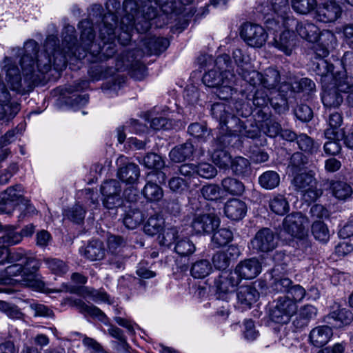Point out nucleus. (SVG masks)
Returning a JSON list of instances; mask_svg holds the SVG:
<instances>
[{"mask_svg": "<svg viewBox=\"0 0 353 353\" xmlns=\"http://www.w3.org/2000/svg\"><path fill=\"white\" fill-rule=\"evenodd\" d=\"M246 203L239 199H232L228 200L224 206V213L225 216L234 221L242 219L247 212Z\"/></svg>", "mask_w": 353, "mask_h": 353, "instance_id": "19", "label": "nucleus"}, {"mask_svg": "<svg viewBox=\"0 0 353 353\" xmlns=\"http://www.w3.org/2000/svg\"><path fill=\"white\" fill-rule=\"evenodd\" d=\"M179 238V229L176 227H164L158 235V242L161 246L170 248Z\"/></svg>", "mask_w": 353, "mask_h": 353, "instance_id": "31", "label": "nucleus"}, {"mask_svg": "<svg viewBox=\"0 0 353 353\" xmlns=\"http://www.w3.org/2000/svg\"><path fill=\"white\" fill-rule=\"evenodd\" d=\"M330 84L340 92H350L349 95L353 92V77L347 76L345 71L336 72Z\"/></svg>", "mask_w": 353, "mask_h": 353, "instance_id": "25", "label": "nucleus"}, {"mask_svg": "<svg viewBox=\"0 0 353 353\" xmlns=\"http://www.w3.org/2000/svg\"><path fill=\"white\" fill-rule=\"evenodd\" d=\"M145 219L144 214L138 209L131 208L125 214L123 223L126 228L133 230L140 225Z\"/></svg>", "mask_w": 353, "mask_h": 353, "instance_id": "35", "label": "nucleus"}, {"mask_svg": "<svg viewBox=\"0 0 353 353\" xmlns=\"http://www.w3.org/2000/svg\"><path fill=\"white\" fill-rule=\"evenodd\" d=\"M333 335L332 330L327 325H320L313 328L309 334L311 344L316 347L325 345Z\"/></svg>", "mask_w": 353, "mask_h": 353, "instance_id": "20", "label": "nucleus"}, {"mask_svg": "<svg viewBox=\"0 0 353 353\" xmlns=\"http://www.w3.org/2000/svg\"><path fill=\"white\" fill-rule=\"evenodd\" d=\"M212 116L218 119L220 125L230 128V132L220 136L218 141L221 147H225L232 143V139L236 137H247L254 139L259 135V130L257 127L250 125L249 128L244 126L241 121L236 117H232L226 110V106L224 103H217L212 105Z\"/></svg>", "mask_w": 353, "mask_h": 353, "instance_id": "4", "label": "nucleus"}, {"mask_svg": "<svg viewBox=\"0 0 353 353\" xmlns=\"http://www.w3.org/2000/svg\"><path fill=\"white\" fill-rule=\"evenodd\" d=\"M220 220L213 214H197L193 219L192 228L196 234H206L219 227Z\"/></svg>", "mask_w": 353, "mask_h": 353, "instance_id": "15", "label": "nucleus"}, {"mask_svg": "<svg viewBox=\"0 0 353 353\" xmlns=\"http://www.w3.org/2000/svg\"><path fill=\"white\" fill-rule=\"evenodd\" d=\"M239 74L253 86L262 85L263 74L254 70L252 65L250 69L239 71Z\"/></svg>", "mask_w": 353, "mask_h": 353, "instance_id": "52", "label": "nucleus"}, {"mask_svg": "<svg viewBox=\"0 0 353 353\" xmlns=\"http://www.w3.org/2000/svg\"><path fill=\"white\" fill-rule=\"evenodd\" d=\"M316 6V0H292L294 10L301 14H306Z\"/></svg>", "mask_w": 353, "mask_h": 353, "instance_id": "54", "label": "nucleus"}, {"mask_svg": "<svg viewBox=\"0 0 353 353\" xmlns=\"http://www.w3.org/2000/svg\"><path fill=\"white\" fill-rule=\"evenodd\" d=\"M168 187L172 192L182 194L191 188V181L173 176L168 181Z\"/></svg>", "mask_w": 353, "mask_h": 353, "instance_id": "46", "label": "nucleus"}, {"mask_svg": "<svg viewBox=\"0 0 353 353\" xmlns=\"http://www.w3.org/2000/svg\"><path fill=\"white\" fill-rule=\"evenodd\" d=\"M85 215V210L79 204L74 205L66 212L67 217L74 223H81Z\"/></svg>", "mask_w": 353, "mask_h": 353, "instance_id": "62", "label": "nucleus"}, {"mask_svg": "<svg viewBox=\"0 0 353 353\" xmlns=\"http://www.w3.org/2000/svg\"><path fill=\"white\" fill-rule=\"evenodd\" d=\"M230 168L233 173L237 176L244 177L251 174L252 170L249 161L242 157H237L232 160Z\"/></svg>", "mask_w": 353, "mask_h": 353, "instance_id": "34", "label": "nucleus"}, {"mask_svg": "<svg viewBox=\"0 0 353 353\" xmlns=\"http://www.w3.org/2000/svg\"><path fill=\"white\" fill-rule=\"evenodd\" d=\"M268 5L272 13L269 12V8L260 10L265 15L268 28L276 32L286 28L291 15L288 0H268Z\"/></svg>", "mask_w": 353, "mask_h": 353, "instance_id": "5", "label": "nucleus"}, {"mask_svg": "<svg viewBox=\"0 0 353 353\" xmlns=\"http://www.w3.org/2000/svg\"><path fill=\"white\" fill-rule=\"evenodd\" d=\"M139 162L149 169L160 170L165 165L161 157L156 153H148L142 160L139 159Z\"/></svg>", "mask_w": 353, "mask_h": 353, "instance_id": "49", "label": "nucleus"}, {"mask_svg": "<svg viewBox=\"0 0 353 353\" xmlns=\"http://www.w3.org/2000/svg\"><path fill=\"white\" fill-rule=\"evenodd\" d=\"M269 208L276 214L283 215L289 211L290 205L283 195L277 194L270 199Z\"/></svg>", "mask_w": 353, "mask_h": 353, "instance_id": "32", "label": "nucleus"}, {"mask_svg": "<svg viewBox=\"0 0 353 353\" xmlns=\"http://www.w3.org/2000/svg\"><path fill=\"white\" fill-rule=\"evenodd\" d=\"M307 224L308 221L305 216L301 212H294L285 216L283 228L292 236L302 238L305 235V229Z\"/></svg>", "mask_w": 353, "mask_h": 353, "instance_id": "12", "label": "nucleus"}, {"mask_svg": "<svg viewBox=\"0 0 353 353\" xmlns=\"http://www.w3.org/2000/svg\"><path fill=\"white\" fill-rule=\"evenodd\" d=\"M164 219L161 216H152L144 225V232L150 236L159 234L164 228Z\"/></svg>", "mask_w": 353, "mask_h": 353, "instance_id": "38", "label": "nucleus"}, {"mask_svg": "<svg viewBox=\"0 0 353 353\" xmlns=\"http://www.w3.org/2000/svg\"><path fill=\"white\" fill-rule=\"evenodd\" d=\"M292 185L308 203L314 201L322 193L321 190L317 188L316 181L313 175L310 173L301 172L296 174L292 181Z\"/></svg>", "mask_w": 353, "mask_h": 353, "instance_id": "7", "label": "nucleus"}, {"mask_svg": "<svg viewBox=\"0 0 353 353\" xmlns=\"http://www.w3.org/2000/svg\"><path fill=\"white\" fill-rule=\"evenodd\" d=\"M327 318L328 323H332L330 321L332 319L335 322L334 326L341 327L350 324L353 319V315L350 310L334 305Z\"/></svg>", "mask_w": 353, "mask_h": 353, "instance_id": "24", "label": "nucleus"}, {"mask_svg": "<svg viewBox=\"0 0 353 353\" xmlns=\"http://www.w3.org/2000/svg\"><path fill=\"white\" fill-rule=\"evenodd\" d=\"M0 311L13 319H21L23 315L17 306L3 301H0Z\"/></svg>", "mask_w": 353, "mask_h": 353, "instance_id": "58", "label": "nucleus"}, {"mask_svg": "<svg viewBox=\"0 0 353 353\" xmlns=\"http://www.w3.org/2000/svg\"><path fill=\"white\" fill-rule=\"evenodd\" d=\"M276 267L272 270V281L271 288L276 292H287L292 285V281L286 277H278Z\"/></svg>", "mask_w": 353, "mask_h": 353, "instance_id": "41", "label": "nucleus"}, {"mask_svg": "<svg viewBox=\"0 0 353 353\" xmlns=\"http://www.w3.org/2000/svg\"><path fill=\"white\" fill-rule=\"evenodd\" d=\"M7 261L10 263L21 262L24 266H28L34 262L33 257L29 256L27 252L22 248L15 250H8Z\"/></svg>", "mask_w": 353, "mask_h": 353, "instance_id": "33", "label": "nucleus"}, {"mask_svg": "<svg viewBox=\"0 0 353 353\" xmlns=\"http://www.w3.org/2000/svg\"><path fill=\"white\" fill-rule=\"evenodd\" d=\"M117 17L112 12L105 14L100 27L99 37L103 43L101 48L99 44L94 43V34L92 23L88 19L81 21L79 27L81 30V46L75 47V29L72 26H65L63 30V49L57 48V39L54 35L48 36L44 44L43 51L38 50L37 43L32 39L25 42L23 49H14L15 54L21 55L20 65L23 80L19 70L11 57H6L2 63V70L6 72V81L13 90L25 91L43 79V76L52 67L51 54L53 55V65L57 70H61L66 66L68 57L74 56L77 59L87 57L92 63L103 62L113 57L117 52L114 40L115 27Z\"/></svg>", "mask_w": 353, "mask_h": 353, "instance_id": "1", "label": "nucleus"}, {"mask_svg": "<svg viewBox=\"0 0 353 353\" xmlns=\"http://www.w3.org/2000/svg\"><path fill=\"white\" fill-rule=\"evenodd\" d=\"M327 123L329 128L325 130L324 134L326 139H337L343 137V133L341 132L339 128L343 123V117L341 112L329 110Z\"/></svg>", "mask_w": 353, "mask_h": 353, "instance_id": "21", "label": "nucleus"}, {"mask_svg": "<svg viewBox=\"0 0 353 353\" xmlns=\"http://www.w3.org/2000/svg\"><path fill=\"white\" fill-rule=\"evenodd\" d=\"M145 44L150 53L158 54L167 49L169 46V41L163 37H153L150 38Z\"/></svg>", "mask_w": 353, "mask_h": 353, "instance_id": "51", "label": "nucleus"}, {"mask_svg": "<svg viewBox=\"0 0 353 353\" xmlns=\"http://www.w3.org/2000/svg\"><path fill=\"white\" fill-rule=\"evenodd\" d=\"M262 267L259 261L256 258L241 261L235 268L234 272L241 279H252L261 272Z\"/></svg>", "mask_w": 353, "mask_h": 353, "instance_id": "16", "label": "nucleus"}, {"mask_svg": "<svg viewBox=\"0 0 353 353\" xmlns=\"http://www.w3.org/2000/svg\"><path fill=\"white\" fill-rule=\"evenodd\" d=\"M34 271H28V266H24L22 263H13L4 270L5 277L2 278L4 282L12 277L20 276L19 279H15V281L21 283L23 285L32 288V289L41 291L44 288V283L37 279Z\"/></svg>", "mask_w": 353, "mask_h": 353, "instance_id": "6", "label": "nucleus"}, {"mask_svg": "<svg viewBox=\"0 0 353 353\" xmlns=\"http://www.w3.org/2000/svg\"><path fill=\"white\" fill-rule=\"evenodd\" d=\"M124 16L120 22L121 32L118 41L121 45H127L132 38V33L146 32L151 26V20L157 17V8L152 6L151 0H126L123 2Z\"/></svg>", "mask_w": 353, "mask_h": 353, "instance_id": "2", "label": "nucleus"}, {"mask_svg": "<svg viewBox=\"0 0 353 353\" xmlns=\"http://www.w3.org/2000/svg\"><path fill=\"white\" fill-rule=\"evenodd\" d=\"M322 101L325 107L329 110L332 108H338L343 102V97L338 93L336 88L330 83H327L326 87L322 86Z\"/></svg>", "mask_w": 353, "mask_h": 353, "instance_id": "23", "label": "nucleus"}, {"mask_svg": "<svg viewBox=\"0 0 353 353\" xmlns=\"http://www.w3.org/2000/svg\"><path fill=\"white\" fill-rule=\"evenodd\" d=\"M296 143L300 150L309 154L316 152L319 148V145L305 134L299 135Z\"/></svg>", "mask_w": 353, "mask_h": 353, "instance_id": "47", "label": "nucleus"}, {"mask_svg": "<svg viewBox=\"0 0 353 353\" xmlns=\"http://www.w3.org/2000/svg\"><path fill=\"white\" fill-rule=\"evenodd\" d=\"M196 250L193 242L188 238L178 239L175 243L174 252L181 256H188Z\"/></svg>", "mask_w": 353, "mask_h": 353, "instance_id": "44", "label": "nucleus"}, {"mask_svg": "<svg viewBox=\"0 0 353 353\" xmlns=\"http://www.w3.org/2000/svg\"><path fill=\"white\" fill-rule=\"evenodd\" d=\"M250 245L256 252L268 253L276 248L278 237L271 229L264 228L256 233Z\"/></svg>", "mask_w": 353, "mask_h": 353, "instance_id": "9", "label": "nucleus"}, {"mask_svg": "<svg viewBox=\"0 0 353 353\" xmlns=\"http://www.w3.org/2000/svg\"><path fill=\"white\" fill-rule=\"evenodd\" d=\"M233 59L237 65V72L243 70L251 68V63L248 56L245 55L241 49H236L233 52Z\"/></svg>", "mask_w": 353, "mask_h": 353, "instance_id": "59", "label": "nucleus"}, {"mask_svg": "<svg viewBox=\"0 0 353 353\" xmlns=\"http://www.w3.org/2000/svg\"><path fill=\"white\" fill-rule=\"evenodd\" d=\"M19 111V104L12 102L10 94L0 80V121H8Z\"/></svg>", "mask_w": 353, "mask_h": 353, "instance_id": "14", "label": "nucleus"}, {"mask_svg": "<svg viewBox=\"0 0 353 353\" xmlns=\"http://www.w3.org/2000/svg\"><path fill=\"white\" fill-rule=\"evenodd\" d=\"M270 43L286 55H290L295 46L294 34L288 30H284L279 35L276 34Z\"/></svg>", "mask_w": 353, "mask_h": 353, "instance_id": "17", "label": "nucleus"}, {"mask_svg": "<svg viewBox=\"0 0 353 353\" xmlns=\"http://www.w3.org/2000/svg\"><path fill=\"white\" fill-rule=\"evenodd\" d=\"M22 241V235L14 230L6 231L2 236L0 237V243L6 248V246H12L19 243Z\"/></svg>", "mask_w": 353, "mask_h": 353, "instance_id": "57", "label": "nucleus"}, {"mask_svg": "<svg viewBox=\"0 0 353 353\" xmlns=\"http://www.w3.org/2000/svg\"><path fill=\"white\" fill-rule=\"evenodd\" d=\"M217 174L216 169L210 163L203 162L196 165V175L205 179H212Z\"/></svg>", "mask_w": 353, "mask_h": 353, "instance_id": "60", "label": "nucleus"}, {"mask_svg": "<svg viewBox=\"0 0 353 353\" xmlns=\"http://www.w3.org/2000/svg\"><path fill=\"white\" fill-rule=\"evenodd\" d=\"M343 0H328L316 7L315 19L323 23H331L342 14Z\"/></svg>", "mask_w": 353, "mask_h": 353, "instance_id": "11", "label": "nucleus"}, {"mask_svg": "<svg viewBox=\"0 0 353 353\" xmlns=\"http://www.w3.org/2000/svg\"><path fill=\"white\" fill-rule=\"evenodd\" d=\"M83 254L90 261L101 260L105 256L103 243L99 240H92L84 248Z\"/></svg>", "mask_w": 353, "mask_h": 353, "instance_id": "28", "label": "nucleus"}, {"mask_svg": "<svg viewBox=\"0 0 353 353\" xmlns=\"http://www.w3.org/2000/svg\"><path fill=\"white\" fill-rule=\"evenodd\" d=\"M298 306L287 296L279 297L275 307L272 310L271 318L277 323H286L296 312Z\"/></svg>", "mask_w": 353, "mask_h": 353, "instance_id": "10", "label": "nucleus"}, {"mask_svg": "<svg viewBox=\"0 0 353 353\" xmlns=\"http://www.w3.org/2000/svg\"><path fill=\"white\" fill-rule=\"evenodd\" d=\"M286 296L297 305L298 303L301 302L306 296V291L300 285H291Z\"/></svg>", "mask_w": 353, "mask_h": 353, "instance_id": "63", "label": "nucleus"}, {"mask_svg": "<svg viewBox=\"0 0 353 353\" xmlns=\"http://www.w3.org/2000/svg\"><path fill=\"white\" fill-rule=\"evenodd\" d=\"M22 189L20 185L8 188L3 194L2 199L11 201L15 203H21V199H24L22 196Z\"/></svg>", "mask_w": 353, "mask_h": 353, "instance_id": "61", "label": "nucleus"}, {"mask_svg": "<svg viewBox=\"0 0 353 353\" xmlns=\"http://www.w3.org/2000/svg\"><path fill=\"white\" fill-rule=\"evenodd\" d=\"M237 299L244 307H250L259 297V293L252 285L240 286L237 291Z\"/></svg>", "mask_w": 353, "mask_h": 353, "instance_id": "26", "label": "nucleus"}, {"mask_svg": "<svg viewBox=\"0 0 353 353\" xmlns=\"http://www.w3.org/2000/svg\"><path fill=\"white\" fill-rule=\"evenodd\" d=\"M296 30L301 37L310 42L317 41L321 36H322V38H327L331 41L334 39V35L332 32L327 30L321 32L319 28L315 24L308 21L298 22Z\"/></svg>", "mask_w": 353, "mask_h": 353, "instance_id": "13", "label": "nucleus"}, {"mask_svg": "<svg viewBox=\"0 0 353 353\" xmlns=\"http://www.w3.org/2000/svg\"><path fill=\"white\" fill-rule=\"evenodd\" d=\"M233 239L232 232L228 228H221L215 232L212 238V243L217 248L224 246Z\"/></svg>", "mask_w": 353, "mask_h": 353, "instance_id": "48", "label": "nucleus"}, {"mask_svg": "<svg viewBox=\"0 0 353 353\" xmlns=\"http://www.w3.org/2000/svg\"><path fill=\"white\" fill-rule=\"evenodd\" d=\"M334 66L324 59H319L314 63V70L316 75L321 77L322 86L326 87L327 83L334 78L336 72H334Z\"/></svg>", "mask_w": 353, "mask_h": 353, "instance_id": "22", "label": "nucleus"}, {"mask_svg": "<svg viewBox=\"0 0 353 353\" xmlns=\"http://www.w3.org/2000/svg\"><path fill=\"white\" fill-rule=\"evenodd\" d=\"M241 37L250 47L260 48L265 44L268 34L261 26L246 23L241 28Z\"/></svg>", "mask_w": 353, "mask_h": 353, "instance_id": "8", "label": "nucleus"}, {"mask_svg": "<svg viewBox=\"0 0 353 353\" xmlns=\"http://www.w3.org/2000/svg\"><path fill=\"white\" fill-rule=\"evenodd\" d=\"M221 185L226 192L232 195H241L245 190V186L242 182L231 177L223 179Z\"/></svg>", "mask_w": 353, "mask_h": 353, "instance_id": "43", "label": "nucleus"}, {"mask_svg": "<svg viewBox=\"0 0 353 353\" xmlns=\"http://www.w3.org/2000/svg\"><path fill=\"white\" fill-rule=\"evenodd\" d=\"M47 268H48L54 274L63 276L68 271V267L66 263L57 258H45L43 259Z\"/></svg>", "mask_w": 353, "mask_h": 353, "instance_id": "45", "label": "nucleus"}, {"mask_svg": "<svg viewBox=\"0 0 353 353\" xmlns=\"http://www.w3.org/2000/svg\"><path fill=\"white\" fill-rule=\"evenodd\" d=\"M212 159L215 165L220 168L229 167L232 161L230 154L223 150H216L212 154Z\"/></svg>", "mask_w": 353, "mask_h": 353, "instance_id": "55", "label": "nucleus"}, {"mask_svg": "<svg viewBox=\"0 0 353 353\" xmlns=\"http://www.w3.org/2000/svg\"><path fill=\"white\" fill-rule=\"evenodd\" d=\"M194 152V147L191 143L186 142L172 148L169 153L172 161L180 163L185 161L192 157Z\"/></svg>", "mask_w": 353, "mask_h": 353, "instance_id": "29", "label": "nucleus"}, {"mask_svg": "<svg viewBox=\"0 0 353 353\" xmlns=\"http://www.w3.org/2000/svg\"><path fill=\"white\" fill-rule=\"evenodd\" d=\"M143 194L148 200L155 201L163 197V192L161 187L153 182V179H150L148 180L143 190Z\"/></svg>", "mask_w": 353, "mask_h": 353, "instance_id": "40", "label": "nucleus"}, {"mask_svg": "<svg viewBox=\"0 0 353 353\" xmlns=\"http://www.w3.org/2000/svg\"><path fill=\"white\" fill-rule=\"evenodd\" d=\"M212 270V265L208 260H199L192 265L190 272L195 279H203L210 274Z\"/></svg>", "mask_w": 353, "mask_h": 353, "instance_id": "42", "label": "nucleus"}, {"mask_svg": "<svg viewBox=\"0 0 353 353\" xmlns=\"http://www.w3.org/2000/svg\"><path fill=\"white\" fill-rule=\"evenodd\" d=\"M140 176L139 168L133 163H130L120 168L117 172V176L126 184H134Z\"/></svg>", "mask_w": 353, "mask_h": 353, "instance_id": "27", "label": "nucleus"}, {"mask_svg": "<svg viewBox=\"0 0 353 353\" xmlns=\"http://www.w3.org/2000/svg\"><path fill=\"white\" fill-rule=\"evenodd\" d=\"M101 192L103 196L121 195V187L120 183L115 179L106 181L101 185Z\"/></svg>", "mask_w": 353, "mask_h": 353, "instance_id": "56", "label": "nucleus"}, {"mask_svg": "<svg viewBox=\"0 0 353 353\" xmlns=\"http://www.w3.org/2000/svg\"><path fill=\"white\" fill-rule=\"evenodd\" d=\"M281 81L279 72L274 68H267L263 74L262 86L268 90L275 89Z\"/></svg>", "mask_w": 353, "mask_h": 353, "instance_id": "37", "label": "nucleus"}, {"mask_svg": "<svg viewBox=\"0 0 353 353\" xmlns=\"http://www.w3.org/2000/svg\"><path fill=\"white\" fill-rule=\"evenodd\" d=\"M240 279L234 272H223L214 280V285L219 292L230 293L234 291L239 284Z\"/></svg>", "mask_w": 353, "mask_h": 353, "instance_id": "18", "label": "nucleus"}, {"mask_svg": "<svg viewBox=\"0 0 353 353\" xmlns=\"http://www.w3.org/2000/svg\"><path fill=\"white\" fill-rule=\"evenodd\" d=\"M330 188L332 194L339 200H345L353 193L351 185L344 181H334L332 183Z\"/></svg>", "mask_w": 353, "mask_h": 353, "instance_id": "36", "label": "nucleus"}, {"mask_svg": "<svg viewBox=\"0 0 353 353\" xmlns=\"http://www.w3.org/2000/svg\"><path fill=\"white\" fill-rule=\"evenodd\" d=\"M312 232L314 238L322 242H327L330 239V232L327 225L321 221H314L312 225Z\"/></svg>", "mask_w": 353, "mask_h": 353, "instance_id": "50", "label": "nucleus"}, {"mask_svg": "<svg viewBox=\"0 0 353 353\" xmlns=\"http://www.w3.org/2000/svg\"><path fill=\"white\" fill-rule=\"evenodd\" d=\"M259 183L263 188L272 190L279 185L280 176L274 171H267L259 177Z\"/></svg>", "mask_w": 353, "mask_h": 353, "instance_id": "39", "label": "nucleus"}, {"mask_svg": "<svg viewBox=\"0 0 353 353\" xmlns=\"http://www.w3.org/2000/svg\"><path fill=\"white\" fill-rule=\"evenodd\" d=\"M188 130L191 136L203 141H205L210 135V131L208 130L205 125L199 123L190 124Z\"/></svg>", "mask_w": 353, "mask_h": 353, "instance_id": "53", "label": "nucleus"}, {"mask_svg": "<svg viewBox=\"0 0 353 353\" xmlns=\"http://www.w3.org/2000/svg\"><path fill=\"white\" fill-rule=\"evenodd\" d=\"M230 65L229 55L221 54L216 58L214 68L203 77V83L208 87L216 88V94L223 100L230 99L234 91L236 78L230 70Z\"/></svg>", "mask_w": 353, "mask_h": 353, "instance_id": "3", "label": "nucleus"}, {"mask_svg": "<svg viewBox=\"0 0 353 353\" xmlns=\"http://www.w3.org/2000/svg\"><path fill=\"white\" fill-rule=\"evenodd\" d=\"M82 343L89 353H108L103 346L93 338L84 336Z\"/></svg>", "mask_w": 353, "mask_h": 353, "instance_id": "64", "label": "nucleus"}, {"mask_svg": "<svg viewBox=\"0 0 353 353\" xmlns=\"http://www.w3.org/2000/svg\"><path fill=\"white\" fill-rule=\"evenodd\" d=\"M70 304L85 316L97 317L99 319H102L105 316V314L99 308L93 305L87 304L80 299L70 300Z\"/></svg>", "mask_w": 353, "mask_h": 353, "instance_id": "30", "label": "nucleus"}]
</instances>
